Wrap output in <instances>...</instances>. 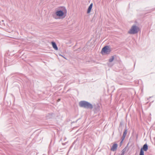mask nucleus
Instances as JSON below:
<instances>
[{"label":"nucleus","instance_id":"6e6552de","mask_svg":"<svg viewBox=\"0 0 155 155\" xmlns=\"http://www.w3.org/2000/svg\"><path fill=\"white\" fill-rule=\"evenodd\" d=\"M92 6H93V4L92 3H91L90 6H89L88 8V9H87V13H89L90 12H91V10L92 8Z\"/></svg>","mask_w":155,"mask_h":155},{"label":"nucleus","instance_id":"1a4fd4ad","mask_svg":"<svg viewBox=\"0 0 155 155\" xmlns=\"http://www.w3.org/2000/svg\"><path fill=\"white\" fill-rule=\"evenodd\" d=\"M114 56H112L109 59V61L110 62H111L114 60Z\"/></svg>","mask_w":155,"mask_h":155},{"label":"nucleus","instance_id":"423d86ee","mask_svg":"<svg viewBox=\"0 0 155 155\" xmlns=\"http://www.w3.org/2000/svg\"><path fill=\"white\" fill-rule=\"evenodd\" d=\"M117 147V144H114L112 146V147L110 148V150L111 151H115Z\"/></svg>","mask_w":155,"mask_h":155},{"label":"nucleus","instance_id":"7ed1b4c3","mask_svg":"<svg viewBox=\"0 0 155 155\" xmlns=\"http://www.w3.org/2000/svg\"><path fill=\"white\" fill-rule=\"evenodd\" d=\"M139 30V28L136 25H133L130 29L128 31V33L130 34H134L138 33Z\"/></svg>","mask_w":155,"mask_h":155},{"label":"nucleus","instance_id":"ddd939ff","mask_svg":"<svg viewBox=\"0 0 155 155\" xmlns=\"http://www.w3.org/2000/svg\"><path fill=\"white\" fill-rule=\"evenodd\" d=\"M54 18L55 19H57L58 18H57L56 16L55 15L54 16Z\"/></svg>","mask_w":155,"mask_h":155},{"label":"nucleus","instance_id":"2eb2a0df","mask_svg":"<svg viewBox=\"0 0 155 155\" xmlns=\"http://www.w3.org/2000/svg\"><path fill=\"white\" fill-rule=\"evenodd\" d=\"M122 142H121H121H120V143H122Z\"/></svg>","mask_w":155,"mask_h":155},{"label":"nucleus","instance_id":"20e7f679","mask_svg":"<svg viewBox=\"0 0 155 155\" xmlns=\"http://www.w3.org/2000/svg\"><path fill=\"white\" fill-rule=\"evenodd\" d=\"M148 149V146L147 144H144L143 147L140 149L139 155H144V152L143 150L145 151H147Z\"/></svg>","mask_w":155,"mask_h":155},{"label":"nucleus","instance_id":"f257e3e1","mask_svg":"<svg viewBox=\"0 0 155 155\" xmlns=\"http://www.w3.org/2000/svg\"><path fill=\"white\" fill-rule=\"evenodd\" d=\"M79 104L81 107L90 109H92L93 108V105L89 102L86 101H80L79 102Z\"/></svg>","mask_w":155,"mask_h":155},{"label":"nucleus","instance_id":"4468645a","mask_svg":"<svg viewBox=\"0 0 155 155\" xmlns=\"http://www.w3.org/2000/svg\"><path fill=\"white\" fill-rule=\"evenodd\" d=\"M124 153H122L121 154V155H124Z\"/></svg>","mask_w":155,"mask_h":155},{"label":"nucleus","instance_id":"f8f14e48","mask_svg":"<svg viewBox=\"0 0 155 155\" xmlns=\"http://www.w3.org/2000/svg\"><path fill=\"white\" fill-rule=\"evenodd\" d=\"M59 55H60V56H61V57H63V58H65V59H67V58H65V57H64L62 55H61V54H59Z\"/></svg>","mask_w":155,"mask_h":155},{"label":"nucleus","instance_id":"9b49d317","mask_svg":"<svg viewBox=\"0 0 155 155\" xmlns=\"http://www.w3.org/2000/svg\"><path fill=\"white\" fill-rule=\"evenodd\" d=\"M126 136H122V141L121 142H123V140L124 139L125 137Z\"/></svg>","mask_w":155,"mask_h":155},{"label":"nucleus","instance_id":"0eeeda50","mask_svg":"<svg viewBox=\"0 0 155 155\" xmlns=\"http://www.w3.org/2000/svg\"><path fill=\"white\" fill-rule=\"evenodd\" d=\"M53 48L55 50H58V48L55 42H51Z\"/></svg>","mask_w":155,"mask_h":155},{"label":"nucleus","instance_id":"f03ea898","mask_svg":"<svg viewBox=\"0 0 155 155\" xmlns=\"http://www.w3.org/2000/svg\"><path fill=\"white\" fill-rule=\"evenodd\" d=\"M59 10L55 12L56 15L59 17H62L65 13H67V10L64 7H60L59 8Z\"/></svg>","mask_w":155,"mask_h":155},{"label":"nucleus","instance_id":"dca6fc26","mask_svg":"<svg viewBox=\"0 0 155 155\" xmlns=\"http://www.w3.org/2000/svg\"><path fill=\"white\" fill-rule=\"evenodd\" d=\"M60 100V99H59L58 100V101H59Z\"/></svg>","mask_w":155,"mask_h":155},{"label":"nucleus","instance_id":"9d476101","mask_svg":"<svg viewBox=\"0 0 155 155\" xmlns=\"http://www.w3.org/2000/svg\"><path fill=\"white\" fill-rule=\"evenodd\" d=\"M127 129L125 130L123 133V136H126V135L127 134Z\"/></svg>","mask_w":155,"mask_h":155},{"label":"nucleus","instance_id":"39448f33","mask_svg":"<svg viewBox=\"0 0 155 155\" xmlns=\"http://www.w3.org/2000/svg\"><path fill=\"white\" fill-rule=\"evenodd\" d=\"M110 51L111 50L109 46H106L103 48L101 52H103L106 54H109Z\"/></svg>","mask_w":155,"mask_h":155}]
</instances>
